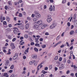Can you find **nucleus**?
<instances>
[{
  "mask_svg": "<svg viewBox=\"0 0 77 77\" xmlns=\"http://www.w3.org/2000/svg\"><path fill=\"white\" fill-rule=\"evenodd\" d=\"M48 18L47 19V21L48 23H50V22H51L52 20V19H51V16L50 15H48Z\"/></svg>",
  "mask_w": 77,
  "mask_h": 77,
  "instance_id": "1",
  "label": "nucleus"
},
{
  "mask_svg": "<svg viewBox=\"0 0 77 77\" xmlns=\"http://www.w3.org/2000/svg\"><path fill=\"white\" fill-rule=\"evenodd\" d=\"M53 6H52V5H50V7L49 8V11H52L53 9L54 11V5H53Z\"/></svg>",
  "mask_w": 77,
  "mask_h": 77,
  "instance_id": "2",
  "label": "nucleus"
},
{
  "mask_svg": "<svg viewBox=\"0 0 77 77\" xmlns=\"http://www.w3.org/2000/svg\"><path fill=\"white\" fill-rule=\"evenodd\" d=\"M56 26V24L54 23L52 24L50 26V29H54Z\"/></svg>",
  "mask_w": 77,
  "mask_h": 77,
  "instance_id": "3",
  "label": "nucleus"
},
{
  "mask_svg": "<svg viewBox=\"0 0 77 77\" xmlns=\"http://www.w3.org/2000/svg\"><path fill=\"white\" fill-rule=\"evenodd\" d=\"M35 16L37 18H39V17H41V15H40L37 12H35Z\"/></svg>",
  "mask_w": 77,
  "mask_h": 77,
  "instance_id": "4",
  "label": "nucleus"
},
{
  "mask_svg": "<svg viewBox=\"0 0 77 77\" xmlns=\"http://www.w3.org/2000/svg\"><path fill=\"white\" fill-rule=\"evenodd\" d=\"M18 53H16L14 56L13 57V59L14 60H15L17 59V58L18 57Z\"/></svg>",
  "mask_w": 77,
  "mask_h": 77,
  "instance_id": "5",
  "label": "nucleus"
},
{
  "mask_svg": "<svg viewBox=\"0 0 77 77\" xmlns=\"http://www.w3.org/2000/svg\"><path fill=\"white\" fill-rule=\"evenodd\" d=\"M10 46L11 47L12 49H15V46L14 45V44L13 43H11L10 44Z\"/></svg>",
  "mask_w": 77,
  "mask_h": 77,
  "instance_id": "6",
  "label": "nucleus"
},
{
  "mask_svg": "<svg viewBox=\"0 0 77 77\" xmlns=\"http://www.w3.org/2000/svg\"><path fill=\"white\" fill-rule=\"evenodd\" d=\"M32 57L33 59H36L37 58V55L36 54H33L32 55Z\"/></svg>",
  "mask_w": 77,
  "mask_h": 77,
  "instance_id": "7",
  "label": "nucleus"
},
{
  "mask_svg": "<svg viewBox=\"0 0 77 77\" xmlns=\"http://www.w3.org/2000/svg\"><path fill=\"white\" fill-rule=\"evenodd\" d=\"M19 27L20 29L22 30H23L24 29V26L23 25H22L21 26H20Z\"/></svg>",
  "mask_w": 77,
  "mask_h": 77,
  "instance_id": "8",
  "label": "nucleus"
},
{
  "mask_svg": "<svg viewBox=\"0 0 77 77\" xmlns=\"http://www.w3.org/2000/svg\"><path fill=\"white\" fill-rule=\"evenodd\" d=\"M29 23H27L26 25L25 28L26 29H29Z\"/></svg>",
  "mask_w": 77,
  "mask_h": 77,
  "instance_id": "9",
  "label": "nucleus"
},
{
  "mask_svg": "<svg viewBox=\"0 0 77 77\" xmlns=\"http://www.w3.org/2000/svg\"><path fill=\"white\" fill-rule=\"evenodd\" d=\"M33 62L34 65V66H36V65H37V64H38L37 62H36V61L35 60H34L33 61Z\"/></svg>",
  "mask_w": 77,
  "mask_h": 77,
  "instance_id": "10",
  "label": "nucleus"
},
{
  "mask_svg": "<svg viewBox=\"0 0 77 77\" xmlns=\"http://www.w3.org/2000/svg\"><path fill=\"white\" fill-rule=\"evenodd\" d=\"M6 19L7 21H8V22H9V21H10V18L9 17L7 16L6 17Z\"/></svg>",
  "mask_w": 77,
  "mask_h": 77,
  "instance_id": "11",
  "label": "nucleus"
},
{
  "mask_svg": "<svg viewBox=\"0 0 77 77\" xmlns=\"http://www.w3.org/2000/svg\"><path fill=\"white\" fill-rule=\"evenodd\" d=\"M38 27L39 26H38V25H35L33 26V27L34 29H38Z\"/></svg>",
  "mask_w": 77,
  "mask_h": 77,
  "instance_id": "12",
  "label": "nucleus"
},
{
  "mask_svg": "<svg viewBox=\"0 0 77 77\" xmlns=\"http://www.w3.org/2000/svg\"><path fill=\"white\" fill-rule=\"evenodd\" d=\"M42 20H38L37 22V24H42Z\"/></svg>",
  "mask_w": 77,
  "mask_h": 77,
  "instance_id": "13",
  "label": "nucleus"
},
{
  "mask_svg": "<svg viewBox=\"0 0 77 77\" xmlns=\"http://www.w3.org/2000/svg\"><path fill=\"white\" fill-rule=\"evenodd\" d=\"M9 63V61L7 60L6 61V63L5 64V66H8V64Z\"/></svg>",
  "mask_w": 77,
  "mask_h": 77,
  "instance_id": "14",
  "label": "nucleus"
},
{
  "mask_svg": "<svg viewBox=\"0 0 77 77\" xmlns=\"http://www.w3.org/2000/svg\"><path fill=\"white\" fill-rule=\"evenodd\" d=\"M41 46L42 48H44L46 47V45H41Z\"/></svg>",
  "mask_w": 77,
  "mask_h": 77,
  "instance_id": "15",
  "label": "nucleus"
},
{
  "mask_svg": "<svg viewBox=\"0 0 77 77\" xmlns=\"http://www.w3.org/2000/svg\"><path fill=\"white\" fill-rule=\"evenodd\" d=\"M13 32H14V34H15L16 35H17V33H18V32L17 31V30L16 29H14L13 30Z\"/></svg>",
  "mask_w": 77,
  "mask_h": 77,
  "instance_id": "16",
  "label": "nucleus"
},
{
  "mask_svg": "<svg viewBox=\"0 0 77 77\" xmlns=\"http://www.w3.org/2000/svg\"><path fill=\"white\" fill-rule=\"evenodd\" d=\"M47 26V25L46 24H45L43 26H42L41 27V29H44V28H45V26Z\"/></svg>",
  "mask_w": 77,
  "mask_h": 77,
  "instance_id": "17",
  "label": "nucleus"
},
{
  "mask_svg": "<svg viewBox=\"0 0 77 77\" xmlns=\"http://www.w3.org/2000/svg\"><path fill=\"white\" fill-rule=\"evenodd\" d=\"M34 51H35L36 52H38V49L36 48H34Z\"/></svg>",
  "mask_w": 77,
  "mask_h": 77,
  "instance_id": "18",
  "label": "nucleus"
},
{
  "mask_svg": "<svg viewBox=\"0 0 77 77\" xmlns=\"http://www.w3.org/2000/svg\"><path fill=\"white\" fill-rule=\"evenodd\" d=\"M74 33V31H72L70 32V34L71 35H73Z\"/></svg>",
  "mask_w": 77,
  "mask_h": 77,
  "instance_id": "19",
  "label": "nucleus"
},
{
  "mask_svg": "<svg viewBox=\"0 0 77 77\" xmlns=\"http://www.w3.org/2000/svg\"><path fill=\"white\" fill-rule=\"evenodd\" d=\"M22 23H17L14 25V26H20V25H21Z\"/></svg>",
  "mask_w": 77,
  "mask_h": 77,
  "instance_id": "20",
  "label": "nucleus"
},
{
  "mask_svg": "<svg viewBox=\"0 0 77 77\" xmlns=\"http://www.w3.org/2000/svg\"><path fill=\"white\" fill-rule=\"evenodd\" d=\"M42 72L44 74H46V73H47L48 72L43 70L42 71Z\"/></svg>",
  "mask_w": 77,
  "mask_h": 77,
  "instance_id": "21",
  "label": "nucleus"
},
{
  "mask_svg": "<svg viewBox=\"0 0 77 77\" xmlns=\"http://www.w3.org/2000/svg\"><path fill=\"white\" fill-rule=\"evenodd\" d=\"M14 68V65H12L10 67V68L11 69H13Z\"/></svg>",
  "mask_w": 77,
  "mask_h": 77,
  "instance_id": "22",
  "label": "nucleus"
},
{
  "mask_svg": "<svg viewBox=\"0 0 77 77\" xmlns=\"http://www.w3.org/2000/svg\"><path fill=\"white\" fill-rule=\"evenodd\" d=\"M35 46H36L38 47H40V45H39V44L36 43L35 45Z\"/></svg>",
  "mask_w": 77,
  "mask_h": 77,
  "instance_id": "23",
  "label": "nucleus"
},
{
  "mask_svg": "<svg viewBox=\"0 0 77 77\" xmlns=\"http://www.w3.org/2000/svg\"><path fill=\"white\" fill-rule=\"evenodd\" d=\"M6 31L7 32H9L11 31V29L10 28H8L7 29Z\"/></svg>",
  "mask_w": 77,
  "mask_h": 77,
  "instance_id": "24",
  "label": "nucleus"
},
{
  "mask_svg": "<svg viewBox=\"0 0 77 77\" xmlns=\"http://www.w3.org/2000/svg\"><path fill=\"white\" fill-rule=\"evenodd\" d=\"M24 37L25 38H27L29 37V36L25 34L24 35Z\"/></svg>",
  "mask_w": 77,
  "mask_h": 77,
  "instance_id": "25",
  "label": "nucleus"
},
{
  "mask_svg": "<svg viewBox=\"0 0 77 77\" xmlns=\"http://www.w3.org/2000/svg\"><path fill=\"white\" fill-rule=\"evenodd\" d=\"M19 17H23V14H22L21 13H19Z\"/></svg>",
  "mask_w": 77,
  "mask_h": 77,
  "instance_id": "26",
  "label": "nucleus"
},
{
  "mask_svg": "<svg viewBox=\"0 0 77 77\" xmlns=\"http://www.w3.org/2000/svg\"><path fill=\"white\" fill-rule=\"evenodd\" d=\"M8 38L9 39H12V37L11 35H8Z\"/></svg>",
  "mask_w": 77,
  "mask_h": 77,
  "instance_id": "27",
  "label": "nucleus"
},
{
  "mask_svg": "<svg viewBox=\"0 0 77 77\" xmlns=\"http://www.w3.org/2000/svg\"><path fill=\"white\" fill-rule=\"evenodd\" d=\"M29 48H28L25 51V52H26L27 53H28L29 52Z\"/></svg>",
  "mask_w": 77,
  "mask_h": 77,
  "instance_id": "28",
  "label": "nucleus"
},
{
  "mask_svg": "<svg viewBox=\"0 0 77 77\" xmlns=\"http://www.w3.org/2000/svg\"><path fill=\"white\" fill-rule=\"evenodd\" d=\"M14 5H19V2H14Z\"/></svg>",
  "mask_w": 77,
  "mask_h": 77,
  "instance_id": "29",
  "label": "nucleus"
},
{
  "mask_svg": "<svg viewBox=\"0 0 77 77\" xmlns=\"http://www.w3.org/2000/svg\"><path fill=\"white\" fill-rule=\"evenodd\" d=\"M62 57H60L59 60V61H60V62H61L62 61Z\"/></svg>",
  "mask_w": 77,
  "mask_h": 77,
  "instance_id": "30",
  "label": "nucleus"
},
{
  "mask_svg": "<svg viewBox=\"0 0 77 77\" xmlns=\"http://www.w3.org/2000/svg\"><path fill=\"white\" fill-rule=\"evenodd\" d=\"M57 45H58V44L57 43L56 44H55L54 46H53L52 47L53 48H54V47H56V46H57Z\"/></svg>",
  "mask_w": 77,
  "mask_h": 77,
  "instance_id": "31",
  "label": "nucleus"
},
{
  "mask_svg": "<svg viewBox=\"0 0 77 77\" xmlns=\"http://www.w3.org/2000/svg\"><path fill=\"white\" fill-rule=\"evenodd\" d=\"M11 51V49H9L8 50V51L9 52V53H7V54H11V52H10V51Z\"/></svg>",
  "mask_w": 77,
  "mask_h": 77,
  "instance_id": "32",
  "label": "nucleus"
},
{
  "mask_svg": "<svg viewBox=\"0 0 77 77\" xmlns=\"http://www.w3.org/2000/svg\"><path fill=\"white\" fill-rule=\"evenodd\" d=\"M15 77V74L14 73L13 74L10 76V77Z\"/></svg>",
  "mask_w": 77,
  "mask_h": 77,
  "instance_id": "33",
  "label": "nucleus"
},
{
  "mask_svg": "<svg viewBox=\"0 0 77 77\" xmlns=\"http://www.w3.org/2000/svg\"><path fill=\"white\" fill-rule=\"evenodd\" d=\"M8 4L9 5H11V1H9L8 2Z\"/></svg>",
  "mask_w": 77,
  "mask_h": 77,
  "instance_id": "34",
  "label": "nucleus"
},
{
  "mask_svg": "<svg viewBox=\"0 0 77 77\" xmlns=\"http://www.w3.org/2000/svg\"><path fill=\"white\" fill-rule=\"evenodd\" d=\"M73 18L74 19H75V18H76V14H74Z\"/></svg>",
  "mask_w": 77,
  "mask_h": 77,
  "instance_id": "35",
  "label": "nucleus"
},
{
  "mask_svg": "<svg viewBox=\"0 0 77 77\" xmlns=\"http://www.w3.org/2000/svg\"><path fill=\"white\" fill-rule=\"evenodd\" d=\"M73 68L74 69H77V67L75 66V65H73Z\"/></svg>",
  "mask_w": 77,
  "mask_h": 77,
  "instance_id": "36",
  "label": "nucleus"
},
{
  "mask_svg": "<svg viewBox=\"0 0 77 77\" xmlns=\"http://www.w3.org/2000/svg\"><path fill=\"white\" fill-rule=\"evenodd\" d=\"M58 59V56H56L55 58H54V60H57Z\"/></svg>",
  "mask_w": 77,
  "mask_h": 77,
  "instance_id": "37",
  "label": "nucleus"
},
{
  "mask_svg": "<svg viewBox=\"0 0 77 77\" xmlns=\"http://www.w3.org/2000/svg\"><path fill=\"white\" fill-rule=\"evenodd\" d=\"M49 69H51L52 68V66L51 65L49 66Z\"/></svg>",
  "mask_w": 77,
  "mask_h": 77,
  "instance_id": "38",
  "label": "nucleus"
},
{
  "mask_svg": "<svg viewBox=\"0 0 77 77\" xmlns=\"http://www.w3.org/2000/svg\"><path fill=\"white\" fill-rule=\"evenodd\" d=\"M16 40V38H14L13 39L12 41H13V42H14V41H15Z\"/></svg>",
  "mask_w": 77,
  "mask_h": 77,
  "instance_id": "39",
  "label": "nucleus"
},
{
  "mask_svg": "<svg viewBox=\"0 0 77 77\" xmlns=\"http://www.w3.org/2000/svg\"><path fill=\"white\" fill-rule=\"evenodd\" d=\"M13 29H16L17 30H18V28L17 27H14L13 28Z\"/></svg>",
  "mask_w": 77,
  "mask_h": 77,
  "instance_id": "40",
  "label": "nucleus"
},
{
  "mask_svg": "<svg viewBox=\"0 0 77 77\" xmlns=\"http://www.w3.org/2000/svg\"><path fill=\"white\" fill-rule=\"evenodd\" d=\"M3 75L5 77H6V76H7V75H8V74L7 73H5Z\"/></svg>",
  "mask_w": 77,
  "mask_h": 77,
  "instance_id": "41",
  "label": "nucleus"
},
{
  "mask_svg": "<svg viewBox=\"0 0 77 77\" xmlns=\"http://www.w3.org/2000/svg\"><path fill=\"white\" fill-rule=\"evenodd\" d=\"M72 22H73V23H75V19L73 18Z\"/></svg>",
  "mask_w": 77,
  "mask_h": 77,
  "instance_id": "42",
  "label": "nucleus"
},
{
  "mask_svg": "<svg viewBox=\"0 0 77 77\" xmlns=\"http://www.w3.org/2000/svg\"><path fill=\"white\" fill-rule=\"evenodd\" d=\"M45 71H47V70H48V67H46L45 68Z\"/></svg>",
  "mask_w": 77,
  "mask_h": 77,
  "instance_id": "43",
  "label": "nucleus"
},
{
  "mask_svg": "<svg viewBox=\"0 0 77 77\" xmlns=\"http://www.w3.org/2000/svg\"><path fill=\"white\" fill-rule=\"evenodd\" d=\"M69 72H70L69 70H67L66 72V74H68Z\"/></svg>",
  "mask_w": 77,
  "mask_h": 77,
  "instance_id": "44",
  "label": "nucleus"
},
{
  "mask_svg": "<svg viewBox=\"0 0 77 77\" xmlns=\"http://www.w3.org/2000/svg\"><path fill=\"white\" fill-rule=\"evenodd\" d=\"M66 2V0H63L62 1V3H65Z\"/></svg>",
  "mask_w": 77,
  "mask_h": 77,
  "instance_id": "45",
  "label": "nucleus"
},
{
  "mask_svg": "<svg viewBox=\"0 0 77 77\" xmlns=\"http://www.w3.org/2000/svg\"><path fill=\"white\" fill-rule=\"evenodd\" d=\"M33 62L32 61H30L29 62V65H32V64H33Z\"/></svg>",
  "mask_w": 77,
  "mask_h": 77,
  "instance_id": "46",
  "label": "nucleus"
},
{
  "mask_svg": "<svg viewBox=\"0 0 77 77\" xmlns=\"http://www.w3.org/2000/svg\"><path fill=\"white\" fill-rule=\"evenodd\" d=\"M73 53V52H72V51H71L70 52V54L71 56H72Z\"/></svg>",
  "mask_w": 77,
  "mask_h": 77,
  "instance_id": "47",
  "label": "nucleus"
},
{
  "mask_svg": "<svg viewBox=\"0 0 77 77\" xmlns=\"http://www.w3.org/2000/svg\"><path fill=\"white\" fill-rule=\"evenodd\" d=\"M6 48H7V47L5 46H4L2 48V49H3V50H5Z\"/></svg>",
  "mask_w": 77,
  "mask_h": 77,
  "instance_id": "48",
  "label": "nucleus"
},
{
  "mask_svg": "<svg viewBox=\"0 0 77 77\" xmlns=\"http://www.w3.org/2000/svg\"><path fill=\"white\" fill-rule=\"evenodd\" d=\"M32 38V37L31 36H29L28 38V40H29V41Z\"/></svg>",
  "mask_w": 77,
  "mask_h": 77,
  "instance_id": "49",
  "label": "nucleus"
},
{
  "mask_svg": "<svg viewBox=\"0 0 77 77\" xmlns=\"http://www.w3.org/2000/svg\"><path fill=\"white\" fill-rule=\"evenodd\" d=\"M66 44L67 47H69V43H68V42H66Z\"/></svg>",
  "mask_w": 77,
  "mask_h": 77,
  "instance_id": "50",
  "label": "nucleus"
},
{
  "mask_svg": "<svg viewBox=\"0 0 77 77\" xmlns=\"http://www.w3.org/2000/svg\"><path fill=\"white\" fill-rule=\"evenodd\" d=\"M35 44V43L33 42H32L31 43V45H33Z\"/></svg>",
  "mask_w": 77,
  "mask_h": 77,
  "instance_id": "51",
  "label": "nucleus"
},
{
  "mask_svg": "<svg viewBox=\"0 0 77 77\" xmlns=\"http://www.w3.org/2000/svg\"><path fill=\"white\" fill-rule=\"evenodd\" d=\"M35 42L36 43H38V40L36 38H35Z\"/></svg>",
  "mask_w": 77,
  "mask_h": 77,
  "instance_id": "52",
  "label": "nucleus"
},
{
  "mask_svg": "<svg viewBox=\"0 0 77 77\" xmlns=\"http://www.w3.org/2000/svg\"><path fill=\"white\" fill-rule=\"evenodd\" d=\"M27 20H31V18H30V17H28L27 18Z\"/></svg>",
  "mask_w": 77,
  "mask_h": 77,
  "instance_id": "53",
  "label": "nucleus"
},
{
  "mask_svg": "<svg viewBox=\"0 0 77 77\" xmlns=\"http://www.w3.org/2000/svg\"><path fill=\"white\" fill-rule=\"evenodd\" d=\"M0 54H2V55H4V54L3 52H0Z\"/></svg>",
  "mask_w": 77,
  "mask_h": 77,
  "instance_id": "54",
  "label": "nucleus"
},
{
  "mask_svg": "<svg viewBox=\"0 0 77 77\" xmlns=\"http://www.w3.org/2000/svg\"><path fill=\"white\" fill-rule=\"evenodd\" d=\"M23 59H26V57L25 56H23Z\"/></svg>",
  "mask_w": 77,
  "mask_h": 77,
  "instance_id": "55",
  "label": "nucleus"
},
{
  "mask_svg": "<svg viewBox=\"0 0 77 77\" xmlns=\"http://www.w3.org/2000/svg\"><path fill=\"white\" fill-rule=\"evenodd\" d=\"M49 1H50L51 3H54V1L53 0H49Z\"/></svg>",
  "mask_w": 77,
  "mask_h": 77,
  "instance_id": "56",
  "label": "nucleus"
},
{
  "mask_svg": "<svg viewBox=\"0 0 77 77\" xmlns=\"http://www.w3.org/2000/svg\"><path fill=\"white\" fill-rule=\"evenodd\" d=\"M67 26H68L69 27V26H70V23L68 22L67 23Z\"/></svg>",
  "mask_w": 77,
  "mask_h": 77,
  "instance_id": "57",
  "label": "nucleus"
},
{
  "mask_svg": "<svg viewBox=\"0 0 77 77\" xmlns=\"http://www.w3.org/2000/svg\"><path fill=\"white\" fill-rule=\"evenodd\" d=\"M22 74H26V71H23V72L22 73Z\"/></svg>",
  "mask_w": 77,
  "mask_h": 77,
  "instance_id": "58",
  "label": "nucleus"
},
{
  "mask_svg": "<svg viewBox=\"0 0 77 77\" xmlns=\"http://www.w3.org/2000/svg\"><path fill=\"white\" fill-rule=\"evenodd\" d=\"M3 24H5V25H6V24H7L6 22L4 21L3 22Z\"/></svg>",
  "mask_w": 77,
  "mask_h": 77,
  "instance_id": "59",
  "label": "nucleus"
},
{
  "mask_svg": "<svg viewBox=\"0 0 77 77\" xmlns=\"http://www.w3.org/2000/svg\"><path fill=\"white\" fill-rule=\"evenodd\" d=\"M8 26L9 27H12V25H11V24H9L8 25Z\"/></svg>",
  "mask_w": 77,
  "mask_h": 77,
  "instance_id": "60",
  "label": "nucleus"
},
{
  "mask_svg": "<svg viewBox=\"0 0 77 77\" xmlns=\"http://www.w3.org/2000/svg\"><path fill=\"white\" fill-rule=\"evenodd\" d=\"M64 45H61L60 47V48H63V47H64Z\"/></svg>",
  "mask_w": 77,
  "mask_h": 77,
  "instance_id": "61",
  "label": "nucleus"
},
{
  "mask_svg": "<svg viewBox=\"0 0 77 77\" xmlns=\"http://www.w3.org/2000/svg\"><path fill=\"white\" fill-rule=\"evenodd\" d=\"M36 20H37V19H36V18H34L33 19V21H36Z\"/></svg>",
  "mask_w": 77,
  "mask_h": 77,
  "instance_id": "62",
  "label": "nucleus"
},
{
  "mask_svg": "<svg viewBox=\"0 0 77 77\" xmlns=\"http://www.w3.org/2000/svg\"><path fill=\"white\" fill-rule=\"evenodd\" d=\"M58 69V68L57 67H55V71H56Z\"/></svg>",
  "mask_w": 77,
  "mask_h": 77,
  "instance_id": "63",
  "label": "nucleus"
},
{
  "mask_svg": "<svg viewBox=\"0 0 77 77\" xmlns=\"http://www.w3.org/2000/svg\"><path fill=\"white\" fill-rule=\"evenodd\" d=\"M43 41V38H41L40 39V41L41 42Z\"/></svg>",
  "mask_w": 77,
  "mask_h": 77,
  "instance_id": "64",
  "label": "nucleus"
}]
</instances>
